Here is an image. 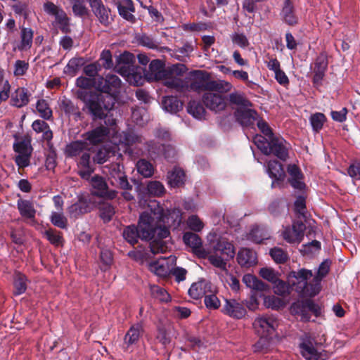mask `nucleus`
I'll return each mask as SVG.
<instances>
[{
  "mask_svg": "<svg viewBox=\"0 0 360 360\" xmlns=\"http://www.w3.org/2000/svg\"><path fill=\"white\" fill-rule=\"evenodd\" d=\"M257 121V126L264 134L256 135L254 143L264 155H274L282 161L288 158L290 144L281 136L274 135L267 122L262 119Z\"/></svg>",
  "mask_w": 360,
  "mask_h": 360,
  "instance_id": "1",
  "label": "nucleus"
},
{
  "mask_svg": "<svg viewBox=\"0 0 360 360\" xmlns=\"http://www.w3.org/2000/svg\"><path fill=\"white\" fill-rule=\"evenodd\" d=\"M182 64L173 65L165 68L160 60H153L149 64L148 75L151 79L162 81L163 84L176 91H183L186 86L181 76L186 71Z\"/></svg>",
  "mask_w": 360,
  "mask_h": 360,
  "instance_id": "2",
  "label": "nucleus"
},
{
  "mask_svg": "<svg viewBox=\"0 0 360 360\" xmlns=\"http://www.w3.org/2000/svg\"><path fill=\"white\" fill-rule=\"evenodd\" d=\"M78 97L85 103V107L94 120H103L106 112H110L112 110L115 103V96L110 94H89L79 91Z\"/></svg>",
  "mask_w": 360,
  "mask_h": 360,
  "instance_id": "3",
  "label": "nucleus"
},
{
  "mask_svg": "<svg viewBox=\"0 0 360 360\" xmlns=\"http://www.w3.org/2000/svg\"><path fill=\"white\" fill-rule=\"evenodd\" d=\"M148 205L150 212L141 213L137 226L140 238L145 240H152L155 236V229L162 219L163 211L156 200H150Z\"/></svg>",
  "mask_w": 360,
  "mask_h": 360,
  "instance_id": "4",
  "label": "nucleus"
},
{
  "mask_svg": "<svg viewBox=\"0 0 360 360\" xmlns=\"http://www.w3.org/2000/svg\"><path fill=\"white\" fill-rule=\"evenodd\" d=\"M313 276L311 270L301 269L297 271H292L289 274V283L295 287V290L302 296L314 297L316 294H311L314 290V283H308V279Z\"/></svg>",
  "mask_w": 360,
  "mask_h": 360,
  "instance_id": "5",
  "label": "nucleus"
},
{
  "mask_svg": "<svg viewBox=\"0 0 360 360\" xmlns=\"http://www.w3.org/2000/svg\"><path fill=\"white\" fill-rule=\"evenodd\" d=\"M300 349L306 360H326L328 358L327 352L322 349L321 344L307 335L302 338Z\"/></svg>",
  "mask_w": 360,
  "mask_h": 360,
  "instance_id": "6",
  "label": "nucleus"
},
{
  "mask_svg": "<svg viewBox=\"0 0 360 360\" xmlns=\"http://www.w3.org/2000/svg\"><path fill=\"white\" fill-rule=\"evenodd\" d=\"M278 326L277 319L273 315H263L255 319L253 326L257 333L262 337L255 345V349L260 348V344L265 338L272 335Z\"/></svg>",
  "mask_w": 360,
  "mask_h": 360,
  "instance_id": "7",
  "label": "nucleus"
},
{
  "mask_svg": "<svg viewBox=\"0 0 360 360\" xmlns=\"http://www.w3.org/2000/svg\"><path fill=\"white\" fill-rule=\"evenodd\" d=\"M121 86V80L115 75H107L105 77H100L95 82L96 89L100 94H112L117 93Z\"/></svg>",
  "mask_w": 360,
  "mask_h": 360,
  "instance_id": "8",
  "label": "nucleus"
},
{
  "mask_svg": "<svg viewBox=\"0 0 360 360\" xmlns=\"http://www.w3.org/2000/svg\"><path fill=\"white\" fill-rule=\"evenodd\" d=\"M176 264V257H160L152 262L148 265L149 270L159 277H166L172 271V266Z\"/></svg>",
  "mask_w": 360,
  "mask_h": 360,
  "instance_id": "9",
  "label": "nucleus"
},
{
  "mask_svg": "<svg viewBox=\"0 0 360 360\" xmlns=\"http://www.w3.org/2000/svg\"><path fill=\"white\" fill-rule=\"evenodd\" d=\"M90 183L93 189L92 195L108 200H112L117 197V192L115 190H108V184L102 176L95 175L91 177Z\"/></svg>",
  "mask_w": 360,
  "mask_h": 360,
  "instance_id": "10",
  "label": "nucleus"
},
{
  "mask_svg": "<svg viewBox=\"0 0 360 360\" xmlns=\"http://www.w3.org/2000/svg\"><path fill=\"white\" fill-rule=\"evenodd\" d=\"M202 102L212 111L219 112L227 106L226 97L220 94L207 91L202 95Z\"/></svg>",
  "mask_w": 360,
  "mask_h": 360,
  "instance_id": "11",
  "label": "nucleus"
},
{
  "mask_svg": "<svg viewBox=\"0 0 360 360\" xmlns=\"http://www.w3.org/2000/svg\"><path fill=\"white\" fill-rule=\"evenodd\" d=\"M169 230L165 226H158L155 229V236L150 243V251L153 254L163 253L167 249V244L163 240L169 236Z\"/></svg>",
  "mask_w": 360,
  "mask_h": 360,
  "instance_id": "12",
  "label": "nucleus"
},
{
  "mask_svg": "<svg viewBox=\"0 0 360 360\" xmlns=\"http://www.w3.org/2000/svg\"><path fill=\"white\" fill-rule=\"evenodd\" d=\"M306 226L302 221H295L292 226H286L282 232L283 238L290 243H300L304 237Z\"/></svg>",
  "mask_w": 360,
  "mask_h": 360,
  "instance_id": "13",
  "label": "nucleus"
},
{
  "mask_svg": "<svg viewBox=\"0 0 360 360\" xmlns=\"http://www.w3.org/2000/svg\"><path fill=\"white\" fill-rule=\"evenodd\" d=\"M328 58L325 53H321L315 60L313 68L312 82L314 86L319 87L322 84L326 72L328 69Z\"/></svg>",
  "mask_w": 360,
  "mask_h": 360,
  "instance_id": "14",
  "label": "nucleus"
},
{
  "mask_svg": "<svg viewBox=\"0 0 360 360\" xmlns=\"http://www.w3.org/2000/svg\"><path fill=\"white\" fill-rule=\"evenodd\" d=\"M221 312L234 319H241L247 314L243 304L235 299H225Z\"/></svg>",
  "mask_w": 360,
  "mask_h": 360,
  "instance_id": "15",
  "label": "nucleus"
},
{
  "mask_svg": "<svg viewBox=\"0 0 360 360\" xmlns=\"http://www.w3.org/2000/svg\"><path fill=\"white\" fill-rule=\"evenodd\" d=\"M183 240L199 258L205 259L207 256V251L202 248V240L196 233L186 232L183 236Z\"/></svg>",
  "mask_w": 360,
  "mask_h": 360,
  "instance_id": "16",
  "label": "nucleus"
},
{
  "mask_svg": "<svg viewBox=\"0 0 360 360\" xmlns=\"http://www.w3.org/2000/svg\"><path fill=\"white\" fill-rule=\"evenodd\" d=\"M212 248L214 253L220 254L226 259H233L235 256V248L228 239L220 237L212 242Z\"/></svg>",
  "mask_w": 360,
  "mask_h": 360,
  "instance_id": "17",
  "label": "nucleus"
},
{
  "mask_svg": "<svg viewBox=\"0 0 360 360\" xmlns=\"http://www.w3.org/2000/svg\"><path fill=\"white\" fill-rule=\"evenodd\" d=\"M89 3L99 22L105 26L108 25L110 23V10L105 6L102 0H89Z\"/></svg>",
  "mask_w": 360,
  "mask_h": 360,
  "instance_id": "18",
  "label": "nucleus"
},
{
  "mask_svg": "<svg viewBox=\"0 0 360 360\" xmlns=\"http://www.w3.org/2000/svg\"><path fill=\"white\" fill-rule=\"evenodd\" d=\"M281 20L290 26H295L299 22V17L296 14L295 8L292 0H284L280 13Z\"/></svg>",
  "mask_w": 360,
  "mask_h": 360,
  "instance_id": "19",
  "label": "nucleus"
},
{
  "mask_svg": "<svg viewBox=\"0 0 360 360\" xmlns=\"http://www.w3.org/2000/svg\"><path fill=\"white\" fill-rule=\"evenodd\" d=\"M236 121L243 127H249L254 125L258 120V114L251 109H237L234 112Z\"/></svg>",
  "mask_w": 360,
  "mask_h": 360,
  "instance_id": "20",
  "label": "nucleus"
},
{
  "mask_svg": "<svg viewBox=\"0 0 360 360\" xmlns=\"http://www.w3.org/2000/svg\"><path fill=\"white\" fill-rule=\"evenodd\" d=\"M288 173L290 175L288 181L291 186L295 189L303 191L306 188L304 184V175L300 169L295 164H290L287 168Z\"/></svg>",
  "mask_w": 360,
  "mask_h": 360,
  "instance_id": "21",
  "label": "nucleus"
},
{
  "mask_svg": "<svg viewBox=\"0 0 360 360\" xmlns=\"http://www.w3.org/2000/svg\"><path fill=\"white\" fill-rule=\"evenodd\" d=\"M135 57L134 54L124 51L123 53L118 56L116 58L115 68L117 72L120 75L127 74L130 69L135 67L134 65Z\"/></svg>",
  "mask_w": 360,
  "mask_h": 360,
  "instance_id": "22",
  "label": "nucleus"
},
{
  "mask_svg": "<svg viewBox=\"0 0 360 360\" xmlns=\"http://www.w3.org/2000/svg\"><path fill=\"white\" fill-rule=\"evenodd\" d=\"M212 283L206 280H200L191 285L188 295L194 300H198L208 292H211Z\"/></svg>",
  "mask_w": 360,
  "mask_h": 360,
  "instance_id": "23",
  "label": "nucleus"
},
{
  "mask_svg": "<svg viewBox=\"0 0 360 360\" xmlns=\"http://www.w3.org/2000/svg\"><path fill=\"white\" fill-rule=\"evenodd\" d=\"M267 172L274 179L271 187H275L279 181H283L285 176L283 166L277 160H269L267 164Z\"/></svg>",
  "mask_w": 360,
  "mask_h": 360,
  "instance_id": "24",
  "label": "nucleus"
},
{
  "mask_svg": "<svg viewBox=\"0 0 360 360\" xmlns=\"http://www.w3.org/2000/svg\"><path fill=\"white\" fill-rule=\"evenodd\" d=\"M93 207L94 203L90 199L82 198L77 202L68 208V212L71 216L77 217L80 214L91 212Z\"/></svg>",
  "mask_w": 360,
  "mask_h": 360,
  "instance_id": "25",
  "label": "nucleus"
},
{
  "mask_svg": "<svg viewBox=\"0 0 360 360\" xmlns=\"http://www.w3.org/2000/svg\"><path fill=\"white\" fill-rule=\"evenodd\" d=\"M143 331V324L141 323H136L133 324L124 338V343L127 347L136 344Z\"/></svg>",
  "mask_w": 360,
  "mask_h": 360,
  "instance_id": "26",
  "label": "nucleus"
},
{
  "mask_svg": "<svg viewBox=\"0 0 360 360\" xmlns=\"http://www.w3.org/2000/svg\"><path fill=\"white\" fill-rule=\"evenodd\" d=\"M109 129L104 126L97 127L86 132V139L92 144H97L104 141L108 136Z\"/></svg>",
  "mask_w": 360,
  "mask_h": 360,
  "instance_id": "27",
  "label": "nucleus"
},
{
  "mask_svg": "<svg viewBox=\"0 0 360 360\" xmlns=\"http://www.w3.org/2000/svg\"><path fill=\"white\" fill-rule=\"evenodd\" d=\"M30 96L26 88L19 87L12 94L11 103L17 108L23 107L29 103Z\"/></svg>",
  "mask_w": 360,
  "mask_h": 360,
  "instance_id": "28",
  "label": "nucleus"
},
{
  "mask_svg": "<svg viewBox=\"0 0 360 360\" xmlns=\"http://www.w3.org/2000/svg\"><path fill=\"white\" fill-rule=\"evenodd\" d=\"M237 261L241 266H251L257 262L256 253L249 248H241L238 253Z\"/></svg>",
  "mask_w": 360,
  "mask_h": 360,
  "instance_id": "29",
  "label": "nucleus"
},
{
  "mask_svg": "<svg viewBox=\"0 0 360 360\" xmlns=\"http://www.w3.org/2000/svg\"><path fill=\"white\" fill-rule=\"evenodd\" d=\"M20 214L25 219H33L35 217L36 210L33 203L28 200L19 199L17 202Z\"/></svg>",
  "mask_w": 360,
  "mask_h": 360,
  "instance_id": "30",
  "label": "nucleus"
},
{
  "mask_svg": "<svg viewBox=\"0 0 360 360\" xmlns=\"http://www.w3.org/2000/svg\"><path fill=\"white\" fill-rule=\"evenodd\" d=\"M233 87L231 82L225 80L217 79L207 82V91L219 92L220 94L231 91Z\"/></svg>",
  "mask_w": 360,
  "mask_h": 360,
  "instance_id": "31",
  "label": "nucleus"
},
{
  "mask_svg": "<svg viewBox=\"0 0 360 360\" xmlns=\"http://www.w3.org/2000/svg\"><path fill=\"white\" fill-rule=\"evenodd\" d=\"M32 129L37 134L42 133V139L50 142L53 139V132L49 125L44 120H37L32 122Z\"/></svg>",
  "mask_w": 360,
  "mask_h": 360,
  "instance_id": "32",
  "label": "nucleus"
},
{
  "mask_svg": "<svg viewBox=\"0 0 360 360\" xmlns=\"http://www.w3.org/2000/svg\"><path fill=\"white\" fill-rule=\"evenodd\" d=\"M162 108L170 113H176L183 108V103L173 96H165L162 100Z\"/></svg>",
  "mask_w": 360,
  "mask_h": 360,
  "instance_id": "33",
  "label": "nucleus"
},
{
  "mask_svg": "<svg viewBox=\"0 0 360 360\" xmlns=\"http://www.w3.org/2000/svg\"><path fill=\"white\" fill-rule=\"evenodd\" d=\"M270 237V233L265 226H255L251 229L248 238L256 243H260Z\"/></svg>",
  "mask_w": 360,
  "mask_h": 360,
  "instance_id": "34",
  "label": "nucleus"
},
{
  "mask_svg": "<svg viewBox=\"0 0 360 360\" xmlns=\"http://www.w3.org/2000/svg\"><path fill=\"white\" fill-rule=\"evenodd\" d=\"M329 269L330 266L327 262H323L319 265L317 274L313 278V283H314L315 287L311 294H318L319 292L321 290V282L322 279L328 274Z\"/></svg>",
  "mask_w": 360,
  "mask_h": 360,
  "instance_id": "35",
  "label": "nucleus"
},
{
  "mask_svg": "<svg viewBox=\"0 0 360 360\" xmlns=\"http://www.w3.org/2000/svg\"><path fill=\"white\" fill-rule=\"evenodd\" d=\"M168 183L172 187H179L184 184L185 173L183 169L174 167L167 175Z\"/></svg>",
  "mask_w": 360,
  "mask_h": 360,
  "instance_id": "36",
  "label": "nucleus"
},
{
  "mask_svg": "<svg viewBox=\"0 0 360 360\" xmlns=\"http://www.w3.org/2000/svg\"><path fill=\"white\" fill-rule=\"evenodd\" d=\"M130 70L131 71H129L128 73L122 74L121 75L125 77L127 82L134 86L141 85L144 81L141 69L138 66H135Z\"/></svg>",
  "mask_w": 360,
  "mask_h": 360,
  "instance_id": "37",
  "label": "nucleus"
},
{
  "mask_svg": "<svg viewBox=\"0 0 360 360\" xmlns=\"http://www.w3.org/2000/svg\"><path fill=\"white\" fill-rule=\"evenodd\" d=\"M187 112L198 120L204 119L205 116V110L203 105L196 101H191L188 103Z\"/></svg>",
  "mask_w": 360,
  "mask_h": 360,
  "instance_id": "38",
  "label": "nucleus"
},
{
  "mask_svg": "<svg viewBox=\"0 0 360 360\" xmlns=\"http://www.w3.org/2000/svg\"><path fill=\"white\" fill-rule=\"evenodd\" d=\"M36 109L40 117L45 120H49L53 117V112L48 101L45 99H39L36 104Z\"/></svg>",
  "mask_w": 360,
  "mask_h": 360,
  "instance_id": "39",
  "label": "nucleus"
},
{
  "mask_svg": "<svg viewBox=\"0 0 360 360\" xmlns=\"http://www.w3.org/2000/svg\"><path fill=\"white\" fill-rule=\"evenodd\" d=\"M73 14L77 17H84L89 13L86 0H70Z\"/></svg>",
  "mask_w": 360,
  "mask_h": 360,
  "instance_id": "40",
  "label": "nucleus"
},
{
  "mask_svg": "<svg viewBox=\"0 0 360 360\" xmlns=\"http://www.w3.org/2000/svg\"><path fill=\"white\" fill-rule=\"evenodd\" d=\"M14 295H20L24 293L27 289V278L19 272L16 273L14 276Z\"/></svg>",
  "mask_w": 360,
  "mask_h": 360,
  "instance_id": "41",
  "label": "nucleus"
},
{
  "mask_svg": "<svg viewBox=\"0 0 360 360\" xmlns=\"http://www.w3.org/2000/svg\"><path fill=\"white\" fill-rule=\"evenodd\" d=\"M87 143L84 141H76L67 145L65 154L69 157H74L79 155L86 147Z\"/></svg>",
  "mask_w": 360,
  "mask_h": 360,
  "instance_id": "42",
  "label": "nucleus"
},
{
  "mask_svg": "<svg viewBox=\"0 0 360 360\" xmlns=\"http://www.w3.org/2000/svg\"><path fill=\"white\" fill-rule=\"evenodd\" d=\"M13 150L18 154L32 155V147L31 146V140L29 138H24L14 143Z\"/></svg>",
  "mask_w": 360,
  "mask_h": 360,
  "instance_id": "43",
  "label": "nucleus"
},
{
  "mask_svg": "<svg viewBox=\"0 0 360 360\" xmlns=\"http://www.w3.org/2000/svg\"><path fill=\"white\" fill-rule=\"evenodd\" d=\"M326 122V117L323 113L316 112L312 114L309 117V122L314 132H319L324 123Z\"/></svg>",
  "mask_w": 360,
  "mask_h": 360,
  "instance_id": "44",
  "label": "nucleus"
},
{
  "mask_svg": "<svg viewBox=\"0 0 360 360\" xmlns=\"http://www.w3.org/2000/svg\"><path fill=\"white\" fill-rule=\"evenodd\" d=\"M123 237L131 245L137 243L138 239L140 238V234L137 226L131 225L127 226L123 231Z\"/></svg>",
  "mask_w": 360,
  "mask_h": 360,
  "instance_id": "45",
  "label": "nucleus"
},
{
  "mask_svg": "<svg viewBox=\"0 0 360 360\" xmlns=\"http://www.w3.org/2000/svg\"><path fill=\"white\" fill-rule=\"evenodd\" d=\"M20 50H27L32 46L33 39V32L30 28H22L20 33Z\"/></svg>",
  "mask_w": 360,
  "mask_h": 360,
  "instance_id": "46",
  "label": "nucleus"
},
{
  "mask_svg": "<svg viewBox=\"0 0 360 360\" xmlns=\"http://www.w3.org/2000/svg\"><path fill=\"white\" fill-rule=\"evenodd\" d=\"M164 145L155 141H150L147 143L146 148L150 157L154 160L162 157V151H164Z\"/></svg>",
  "mask_w": 360,
  "mask_h": 360,
  "instance_id": "47",
  "label": "nucleus"
},
{
  "mask_svg": "<svg viewBox=\"0 0 360 360\" xmlns=\"http://www.w3.org/2000/svg\"><path fill=\"white\" fill-rule=\"evenodd\" d=\"M207 258L210 263L213 265L214 267L219 269L221 271H226L227 261L226 257H224L221 255H219L218 253H214L209 255L207 252V256L205 257Z\"/></svg>",
  "mask_w": 360,
  "mask_h": 360,
  "instance_id": "48",
  "label": "nucleus"
},
{
  "mask_svg": "<svg viewBox=\"0 0 360 360\" xmlns=\"http://www.w3.org/2000/svg\"><path fill=\"white\" fill-rule=\"evenodd\" d=\"M150 291L151 295L162 302H168L171 300L169 294L165 290V289L156 285H150Z\"/></svg>",
  "mask_w": 360,
  "mask_h": 360,
  "instance_id": "49",
  "label": "nucleus"
},
{
  "mask_svg": "<svg viewBox=\"0 0 360 360\" xmlns=\"http://www.w3.org/2000/svg\"><path fill=\"white\" fill-rule=\"evenodd\" d=\"M229 101L231 104L238 106L248 107L251 105V103L245 98L244 94L237 91L229 94Z\"/></svg>",
  "mask_w": 360,
  "mask_h": 360,
  "instance_id": "50",
  "label": "nucleus"
},
{
  "mask_svg": "<svg viewBox=\"0 0 360 360\" xmlns=\"http://www.w3.org/2000/svg\"><path fill=\"white\" fill-rule=\"evenodd\" d=\"M136 169L138 172L146 178L150 177L154 172L153 165L144 159H141L137 162Z\"/></svg>",
  "mask_w": 360,
  "mask_h": 360,
  "instance_id": "51",
  "label": "nucleus"
},
{
  "mask_svg": "<svg viewBox=\"0 0 360 360\" xmlns=\"http://www.w3.org/2000/svg\"><path fill=\"white\" fill-rule=\"evenodd\" d=\"M292 312L300 316L303 321H309L311 316L304 302H297L293 303L291 307Z\"/></svg>",
  "mask_w": 360,
  "mask_h": 360,
  "instance_id": "52",
  "label": "nucleus"
},
{
  "mask_svg": "<svg viewBox=\"0 0 360 360\" xmlns=\"http://www.w3.org/2000/svg\"><path fill=\"white\" fill-rule=\"evenodd\" d=\"M50 221L55 226L60 229H65L68 227V219L61 212H52Z\"/></svg>",
  "mask_w": 360,
  "mask_h": 360,
  "instance_id": "53",
  "label": "nucleus"
},
{
  "mask_svg": "<svg viewBox=\"0 0 360 360\" xmlns=\"http://www.w3.org/2000/svg\"><path fill=\"white\" fill-rule=\"evenodd\" d=\"M84 60L82 58H73L69 60L65 68V72L75 75L77 70L84 65Z\"/></svg>",
  "mask_w": 360,
  "mask_h": 360,
  "instance_id": "54",
  "label": "nucleus"
},
{
  "mask_svg": "<svg viewBox=\"0 0 360 360\" xmlns=\"http://www.w3.org/2000/svg\"><path fill=\"white\" fill-rule=\"evenodd\" d=\"M183 81L186 87L183 91H181L180 92H184L188 90H191V91H196V92L207 91V82H205L202 79H194L191 82L189 85L184 79H183Z\"/></svg>",
  "mask_w": 360,
  "mask_h": 360,
  "instance_id": "55",
  "label": "nucleus"
},
{
  "mask_svg": "<svg viewBox=\"0 0 360 360\" xmlns=\"http://www.w3.org/2000/svg\"><path fill=\"white\" fill-rule=\"evenodd\" d=\"M100 217L104 222L110 221L114 216L115 207L109 203H103L99 207Z\"/></svg>",
  "mask_w": 360,
  "mask_h": 360,
  "instance_id": "56",
  "label": "nucleus"
},
{
  "mask_svg": "<svg viewBox=\"0 0 360 360\" xmlns=\"http://www.w3.org/2000/svg\"><path fill=\"white\" fill-rule=\"evenodd\" d=\"M204 302L206 307L210 310L219 309L221 305L220 300L214 294V290L211 288V292H208L205 295Z\"/></svg>",
  "mask_w": 360,
  "mask_h": 360,
  "instance_id": "57",
  "label": "nucleus"
},
{
  "mask_svg": "<svg viewBox=\"0 0 360 360\" xmlns=\"http://www.w3.org/2000/svg\"><path fill=\"white\" fill-rule=\"evenodd\" d=\"M43 8L46 14L53 16L55 20L65 12L61 7L56 5L51 1H46L44 3Z\"/></svg>",
  "mask_w": 360,
  "mask_h": 360,
  "instance_id": "58",
  "label": "nucleus"
},
{
  "mask_svg": "<svg viewBox=\"0 0 360 360\" xmlns=\"http://www.w3.org/2000/svg\"><path fill=\"white\" fill-rule=\"evenodd\" d=\"M136 39L138 43L141 46L151 49H157L158 48V42L146 34L137 36Z\"/></svg>",
  "mask_w": 360,
  "mask_h": 360,
  "instance_id": "59",
  "label": "nucleus"
},
{
  "mask_svg": "<svg viewBox=\"0 0 360 360\" xmlns=\"http://www.w3.org/2000/svg\"><path fill=\"white\" fill-rule=\"evenodd\" d=\"M264 304L267 308L278 309L284 306L283 301L274 295L266 296L264 299Z\"/></svg>",
  "mask_w": 360,
  "mask_h": 360,
  "instance_id": "60",
  "label": "nucleus"
},
{
  "mask_svg": "<svg viewBox=\"0 0 360 360\" xmlns=\"http://www.w3.org/2000/svg\"><path fill=\"white\" fill-rule=\"evenodd\" d=\"M47 240L53 245L58 246L63 243V237L56 230L49 229L44 232Z\"/></svg>",
  "mask_w": 360,
  "mask_h": 360,
  "instance_id": "61",
  "label": "nucleus"
},
{
  "mask_svg": "<svg viewBox=\"0 0 360 360\" xmlns=\"http://www.w3.org/2000/svg\"><path fill=\"white\" fill-rule=\"evenodd\" d=\"M100 259L102 262L101 269L106 271L112 263V254L109 250L102 249L100 253Z\"/></svg>",
  "mask_w": 360,
  "mask_h": 360,
  "instance_id": "62",
  "label": "nucleus"
},
{
  "mask_svg": "<svg viewBox=\"0 0 360 360\" xmlns=\"http://www.w3.org/2000/svg\"><path fill=\"white\" fill-rule=\"evenodd\" d=\"M148 191L154 196H160L165 193V187L160 181H150L147 186Z\"/></svg>",
  "mask_w": 360,
  "mask_h": 360,
  "instance_id": "63",
  "label": "nucleus"
},
{
  "mask_svg": "<svg viewBox=\"0 0 360 360\" xmlns=\"http://www.w3.org/2000/svg\"><path fill=\"white\" fill-rule=\"evenodd\" d=\"M122 139L123 142L127 146H132L135 143L142 142V137L131 131L123 132Z\"/></svg>",
  "mask_w": 360,
  "mask_h": 360,
  "instance_id": "64",
  "label": "nucleus"
}]
</instances>
